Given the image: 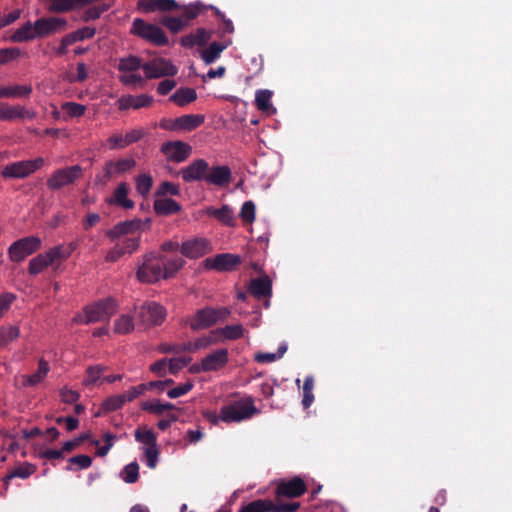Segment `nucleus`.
Listing matches in <instances>:
<instances>
[{
    "label": "nucleus",
    "mask_w": 512,
    "mask_h": 512,
    "mask_svg": "<svg viewBox=\"0 0 512 512\" xmlns=\"http://www.w3.org/2000/svg\"><path fill=\"white\" fill-rule=\"evenodd\" d=\"M105 145L110 150H119L127 147L124 140V135L121 133H114L108 137L105 141Z\"/></svg>",
    "instance_id": "obj_54"
},
{
    "label": "nucleus",
    "mask_w": 512,
    "mask_h": 512,
    "mask_svg": "<svg viewBox=\"0 0 512 512\" xmlns=\"http://www.w3.org/2000/svg\"><path fill=\"white\" fill-rule=\"evenodd\" d=\"M248 290L258 300L270 297L272 293V281L267 275L252 279Z\"/></svg>",
    "instance_id": "obj_25"
},
{
    "label": "nucleus",
    "mask_w": 512,
    "mask_h": 512,
    "mask_svg": "<svg viewBox=\"0 0 512 512\" xmlns=\"http://www.w3.org/2000/svg\"><path fill=\"white\" fill-rule=\"evenodd\" d=\"M153 208L156 214L162 216L176 214L181 211V205L171 198L156 199Z\"/></svg>",
    "instance_id": "obj_31"
},
{
    "label": "nucleus",
    "mask_w": 512,
    "mask_h": 512,
    "mask_svg": "<svg viewBox=\"0 0 512 512\" xmlns=\"http://www.w3.org/2000/svg\"><path fill=\"white\" fill-rule=\"evenodd\" d=\"M229 42H212L207 48L203 49L201 51V58L204 61L206 65L212 64L217 58H219L222 51H224L228 45Z\"/></svg>",
    "instance_id": "obj_33"
},
{
    "label": "nucleus",
    "mask_w": 512,
    "mask_h": 512,
    "mask_svg": "<svg viewBox=\"0 0 512 512\" xmlns=\"http://www.w3.org/2000/svg\"><path fill=\"white\" fill-rule=\"evenodd\" d=\"M35 24L38 38H44L63 30L67 25V21L64 18L48 17L36 20Z\"/></svg>",
    "instance_id": "obj_21"
},
{
    "label": "nucleus",
    "mask_w": 512,
    "mask_h": 512,
    "mask_svg": "<svg viewBox=\"0 0 512 512\" xmlns=\"http://www.w3.org/2000/svg\"><path fill=\"white\" fill-rule=\"evenodd\" d=\"M68 463L69 465L66 467L68 471L74 470L73 465L77 466V469H87L92 465V458L85 454L76 455L70 457Z\"/></svg>",
    "instance_id": "obj_50"
},
{
    "label": "nucleus",
    "mask_w": 512,
    "mask_h": 512,
    "mask_svg": "<svg viewBox=\"0 0 512 512\" xmlns=\"http://www.w3.org/2000/svg\"><path fill=\"white\" fill-rule=\"evenodd\" d=\"M151 227V219L134 218L118 222L112 228L106 231V237L115 242V245L107 252L105 256L106 262H117L125 255H132L140 248L141 237L131 236L138 231H148Z\"/></svg>",
    "instance_id": "obj_1"
},
{
    "label": "nucleus",
    "mask_w": 512,
    "mask_h": 512,
    "mask_svg": "<svg viewBox=\"0 0 512 512\" xmlns=\"http://www.w3.org/2000/svg\"><path fill=\"white\" fill-rule=\"evenodd\" d=\"M307 486L302 478L295 476L290 480H282L277 484L275 494L278 498H297L302 496Z\"/></svg>",
    "instance_id": "obj_17"
},
{
    "label": "nucleus",
    "mask_w": 512,
    "mask_h": 512,
    "mask_svg": "<svg viewBox=\"0 0 512 512\" xmlns=\"http://www.w3.org/2000/svg\"><path fill=\"white\" fill-rule=\"evenodd\" d=\"M238 512H272V500L258 499L242 506Z\"/></svg>",
    "instance_id": "obj_40"
},
{
    "label": "nucleus",
    "mask_w": 512,
    "mask_h": 512,
    "mask_svg": "<svg viewBox=\"0 0 512 512\" xmlns=\"http://www.w3.org/2000/svg\"><path fill=\"white\" fill-rule=\"evenodd\" d=\"M42 245L38 236H28L13 242L8 248V256L12 262H21L29 255L37 252Z\"/></svg>",
    "instance_id": "obj_12"
},
{
    "label": "nucleus",
    "mask_w": 512,
    "mask_h": 512,
    "mask_svg": "<svg viewBox=\"0 0 512 512\" xmlns=\"http://www.w3.org/2000/svg\"><path fill=\"white\" fill-rule=\"evenodd\" d=\"M192 388H193V383L191 381H187L185 383L178 385L175 388L170 389L167 392V396L171 399H175V398H178L180 396L187 394L188 392H190L192 390Z\"/></svg>",
    "instance_id": "obj_58"
},
{
    "label": "nucleus",
    "mask_w": 512,
    "mask_h": 512,
    "mask_svg": "<svg viewBox=\"0 0 512 512\" xmlns=\"http://www.w3.org/2000/svg\"><path fill=\"white\" fill-rule=\"evenodd\" d=\"M197 99L196 90L189 87H181L169 97V101L179 107H185Z\"/></svg>",
    "instance_id": "obj_32"
},
{
    "label": "nucleus",
    "mask_w": 512,
    "mask_h": 512,
    "mask_svg": "<svg viewBox=\"0 0 512 512\" xmlns=\"http://www.w3.org/2000/svg\"><path fill=\"white\" fill-rule=\"evenodd\" d=\"M120 477L126 483L132 484L138 481L139 465L137 462H131L126 465L120 473Z\"/></svg>",
    "instance_id": "obj_45"
},
{
    "label": "nucleus",
    "mask_w": 512,
    "mask_h": 512,
    "mask_svg": "<svg viewBox=\"0 0 512 512\" xmlns=\"http://www.w3.org/2000/svg\"><path fill=\"white\" fill-rule=\"evenodd\" d=\"M214 334H219V337L227 340H237L243 337L244 328L241 324L226 325L223 328L215 329Z\"/></svg>",
    "instance_id": "obj_37"
},
{
    "label": "nucleus",
    "mask_w": 512,
    "mask_h": 512,
    "mask_svg": "<svg viewBox=\"0 0 512 512\" xmlns=\"http://www.w3.org/2000/svg\"><path fill=\"white\" fill-rule=\"evenodd\" d=\"M147 386L145 384H139L137 386L131 387L129 390L125 391L124 393H121L125 402H131L140 395L144 393Z\"/></svg>",
    "instance_id": "obj_61"
},
{
    "label": "nucleus",
    "mask_w": 512,
    "mask_h": 512,
    "mask_svg": "<svg viewBox=\"0 0 512 512\" xmlns=\"http://www.w3.org/2000/svg\"><path fill=\"white\" fill-rule=\"evenodd\" d=\"M160 151L167 160L181 163L190 156L192 147L183 141H167L161 145Z\"/></svg>",
    "instance_id": "obj_16"
},
{
    "label": "nucleus",
    "mask_w": 512,
    "mask_h": 512,
    "mask_svg": "<svg viewBox=\"0 0 512 512\" xmlns=\"http://www.w3.org/2000/svg\"><path fill=\"white\" fill-rule=\"evenodd\" d=\"M153 185V178L150 174H139L135 179L136 191L143 197H146Z\"/></svg>",
    "instance_id": "obj_44"
},
{
    "label": "nucleus",
    "mask_w": 512,
    "mask_h": 512,
    "mask_svg": "<svg viewBox=\"0 0 512 512\" xmlns=\"http://www.w3.org/2000/svg\"><path fill=\"white\" fill-rule=\"evenodd\" d=\"M78 8L77 0H53L48 10L54 13H63Z\"/></svg>",
    "instance_id": "obj_49"
},
{
    "label": "nucleus",
    "mask_w": 512,
    "mask_h": 512,
    "mask_svg": "<svg viewBox=\"0 0 512 512\" xmlns=\"http://www.w3.org/2000/svg\"><path fill=\"white\" fill-rule=\"evenodd\" d=\"M144 63L141 62V59L137 56H128L125 58H121L118 63V70L123 73H131L135 72L138 69H142Z\"/></svg>",
    "instance_id": "obj_38"
},
{
    "label": "nucleus",
    "mask_w": 512,
    "mask_h": 512,
    "mask_svg": "<svg viewBox=\"0 0 512 512\" xmlns=\"http://www.w3.org/2000/svg\"><path fill=\"white\" fill-rule=\"evenodd\" d=\"M96 33V29L92 27H82L76 31H74L72 34L73 40L77 41H83L85 39H91L94 37Z\"/></svg>",
    "instance_id": "obj_63"
},
{
    "label": "nucleus",
    "mask_w": 512,
    "mask_h": 512,
    "mask_svg": "<svg viewBox=\"0 0 512 512\" xmlns=\"http://www.w3.org/2000/svg\"><path fill=\"white\" fill-rule=\"evenodd\" d=\"M212 251L210 242L205 238H193L184 241L180 252L187 258L197 259Z\"/></svg>",
    "instance_id": "obj_18"
},
{
    "label": "nucleus",
    "mask_w": 512,
    "mask_h": 512,
    "mask_svg": "<svg viewBox=\"0 0 512 512\" xmlns=\"http://www.w3.org/2000/svg\"><path fill=\"white\" fill-rule=\"evenodd\" d=\"M51 262L47 257H45V252L38 254L34 258H32L29 262L28 271L31 275H38L45 268L51 266Z\"/></svg>",
    "instance_id": "obj_42"
},
{
    "label": "nucleus",
    "mask_w": 512,
    "mask_h": 512,
    "mask_svg": "<svg viewBox=\"0 0 512 512\" xmlns=\"http://www.w3.org/2000/svg\"><path fill=\"white\" fill-rule=\"evenodd\" d=\"M179 193V186L168 181L162 182L156 191L157 196H165L167 194L176 196Z\"/></svg>",
    "instance_id": "obj_59"
},
{
    "label": "nucleus",
    "mask_w": 512,
    "mask_h": 512,
    "mask_svg": "<svg viewBox=\"0 0 512 512\" xmlns=\"http://www.w3.org/2000/svg\"><path fill=\"white\" fill-rule=\"evenodd\" d=\"M231 314V310L227 307H204L196 311L187 321V325L196 331L207 329L218 322L226 320Z\"/></svg>",
    "instance_id": "obj_5"
},
{
    "label": "nucleus",
    "mask_w": 512,
    "mask_h": 512,
    "mask_svg": "<svg viewBox=\"0 0 512 512\" xmlns=\"http://www.w3.org/2000/svg\"><path fill=\"white\" fill-rule=\"evenodd\" d=\"M153 97L147 94L141 95H126L122 96L118 99V109L119 110H128V109H140L144 107H149L153 104Z\"/></svg>",
    "instance_id": "obj_24"
},
{
    "label": "nucleus",
    "mask_w": 512,
    "mask_h": 512,
    "mask_svg": "<svg viewBox=\"0 0 512 512\" xmlns=\"http://www.w3.org/2000/svg\"><path fill=\"white\" fill-rule=\"evenodd\" d=\"M272 91L267 89L257 90L255 93V105L259 111L266 115H274L276 108L271 103Z\"/></svg>",
    "instance_id": "obj_30"
},
{
    "label": "nucleus",
    "mask_w": 512,
    "mask_h": 512,
    "mask_svg": "<svg viewBox=\"0 0 512 512\" xmlns=\"http://www.w3.org/2000/svg\"><path fill=\"white\" fill-rule=\"evenodd\" d=\"M205 121L204 115L186 114L176 118L172 126L161 125L163 128L172 130L192 131L201 126Z\"/></svg>",
    "instance_id": "obj_23"
},
{
    "label": "nucleus",
    "mask_w": 512,
    "mask_h": 512,
    "mask_svg": "<svg viewBox=\"0 0 512 512\" xmlns=\"http://www.w3.org/2000/svg\"><path fill=\"white\" fill-rule=\"evenodd\" d=\"M158 351L161 353H180L183 351H192V343L182 345H171L168 343H162L158 346Z\"/></svg>",
    "instance_id": "obj_56"
},
{
    "label": "nucleus",
    "mask_w": 512,
    "mask_h": 512,
    "mask_svg": "<svg viewBox=\"0 0 512 512\" xmlns=\"http://www.w3.org/2000/svg\"><path fill=\"white\" fill-rule=\"evenodd\" d=\"M179 8L175 0H139L137 3V10L142 13L169 12Z\"/></svg>",
    "instance_id": "obj_22"
},
{
    "label": "nucleus",
    "mask_w": 512,
    "mask_h": 512,
    "mask_svg": "<svg viewBox=\"0 0 512 512\" xmlns=\"http://www.w3.org/2000/svg\"><path fill=\"white\" fill-rule=\"evenodd\" d=\"M134 437L137 442L143 445L146 465L151 469L155 468L160 451L154 431L147 428H137L134 432Z\"/></svg>",
    "instance_id": "obj_8"
},
{
    "label": "nucleus",
    "mask_w": 512,
    "mask_h": 512,
    "mask_svg": "<svg viewBox=\"0 0 512 512\" xmlns=\"http://www.w3.org/2000/svg\"><path fill=\"white\" fill-rule=\"evenodd\" d=\"M314 378L312 376H307L304 380L303 384V399L302 405L305 409L309 408L314 401Z\"/></svg>",
    "instance_id": "obj_48"
},
{
    "label": "nucleus",
    "mask_w": 512,
    "mask_h": 512,
    "mask_svg": "<svg viewBox=\"0 0 512 512\" xmlns=\"http://www.w3.org/2000/svg\"><path fill=\"white\" fill-rule=\"evenodd\" d=\"M208 170V162L204 159H197L191 162L187 167L181 169L180 174L185 182L206 181Z\"/></svg>",
    "instance_id": "obj_20"
},
{
    "label": "nucleus",
    "mask_w": 512,
    "mask_h": 512,
    "mask_svg": "<svg viewBox=\"0 0 512 512\" xmlns=\"http://www.w3.org/2000/svg\"><path fill=\"white\" fill-rule=\"evenodd\" d=\"M219 341V334H214V330L210 332L209 335L198 338L192 344V351L207 348Z\"/></svg>",
    "instance_id": "obj_51"
},
{
    "label": "nucleus",
    "mask_w": 512,
    "mask_h": 512,
    "mask_svg": "<svg viewBox=\"0 0 512 512\" xmlns=\"http://www.w3.org/2000/svg\"><path fill=\"white\" fill-rule=\"evenodd\" d=\"M201 10L202 5L200 3L190 4L184 7L183 16L181 18H183L187 25L189 21L195 19L200 14Z\"/></svg>",
    "instance_id": "obj_57"
},
{
    "label": "nucleus",
    "mask_w": 512,
    "mask_h": 512,
    "mask_svg": "<svg viewBox=\"0 0 512 512\" xmlns=\"http://www.w3.org/2000/svg\"><path fill=\"white\" fill-rule=\"evenodd\" d=\"M36 466L31 464V463H28V462H25V463H21L19 464L18 466H16L13 470H11L4 478H3V481L8 484V482L15 478V477H18V478H21V479H27L29 478L32 474H34L36 472Z\"/></svg>",
    "instance_id": "obj_35"
},
{
    "label": "nucleus",
    "mask_w": 512,
    "mask_h": 512,
    "mask_svg": "<svg viewBox=\"0 0 512 512\" xmlns=\"http://www.w3.org/2000/svg\"><path fill=\"white\" fill-rule=\"evenodd\" d=\"M117 302L113 298H106L87 305L83 309V315L73 318L75 323L90 324L100 321H108L117 311Z\"/></svg>",
    "instance_id": "obj_3"
},
{
    "label": "nucleus",
    "mask_w": 512,
    "mask_h": 512,
    "mask_svg": "<svg viewBox=\"0 0 512 512\" xmlns=\"http://www.w3.org/2000/svg\"><path fill=\"white\" fill-rule=\"evenodd\" d=\"M209 215L214 216L220 222L228 226H234V214L228 205H223L219 209H209Z\"/></svg>",
    "instance_id": "obj_39"
},
{
    "label": "nucleus",
    "mask_w": 512,
    "mask_h": 512,
    "mask_svg": "<svg viewBox=\"0 0 512 512\" xmlns=\"http://www.w3.org/2000/svg\"><path fill=\"white\" fill-rule=\"evenodd\" d=\"M299 507H300L299 502L280 503V504H274L272 502V512H295L299 509Z\"/></svg>",
    "instance_id": "obj_64"
},
{
    "label": "nucleus",
    "mask_w": 512,
    "mask_h": 512,
    "mask_svg": "<svg viewBox=\"0 0 512 512\" xmlns=\"http://www.w3.org/2000/svg\"><path fill=\"white\" fill-rule=\"evenodd\" d=\"M184 265L185 260L180 256L150 251L138 259L136 278L144 284H155L174 278Z\"/></svg>",
    "instance_id": "obj_2"
},
{
    "label": "nucleus",
    "mask_w": 512,
    "mask_h": 512,
    "mask_svg": "<svg viewBox=\"0 0 512 512\" xmlns=\"http://www.w3.org/2000/svg\"><path fill=\"white\" fill-rule=\"evenodd\" d=\"M146 132L142 128L132 129L124 135L126 146L138 142L145 136Z\"/></svg>",
    "instance_id": "obj_62"
},
{
    "label": "nucleus",
    "mask_w": 512,
    "mask_h": 512,
    "mask_svg": "<svg viewBox=\"0 0 512 512\" xmlns=\"http://www.w3.org/2000/svg\"><path fill=\"white\" fill-rule=\"evenodd\" d=\"M106 370L107 367L104 365L89 366L86 369V377L83 380L82 384L84 386H90L95 384L96 381L100 379L101 374Z\"/></svg>",
    "instance_id": "obj_47"
},
{
    "label": "nucleus",
    "mask_w": 512,
    "mask_h": 512,
    "mask_svg": "<svg viewBox=\"0 0 512 512\" xmlns=\"http://www.w3.org/2000/svg\"><path fill=\"white\" fill-rule=\"evenodd\" d=\"M45 164L42 157L32 160H22L7 164L1 170V176L5 179H21L26 178L35 171L41 169Z\"/></svg>",
    "instance_id": "obj_9"
},
{
    "label": "nucleus",
    "mask_w": 512,
    "mask_h": 512,
    "mask_svg": "<svg viewBox=\"0 0 512 512\" xmlns=\"http://www.w3.org/2000/svg\"><path fill=\"white\" fill-rule=\"evenodd\" d=\"M134 319L131 315L122 314L114 322L113 331L116 334L125 335L134 330Z\"/></svg>",
    "instance_id": "obj_36"
},
{
    "label": "nucleus",
    "mask_w": 512,
    "mask_h": 512,
    "mask_svg": "<svg viewBox=\"0 0 512 512\" xmlns=\"http://www.w3.org/2000/svg\"><path fill=\"white\" fill-rule=\"evenodd\" d=\"M231 169L226 166H215L207 172L206 182L215 186L224 187L231 181Z\"/></svg>",
    "instance_id": "obj_27"
},
{
    "label": "nucleus",
    "mask_w": 512,
    "mask_h": 512,
    "mask_svg": "<svg viewBox=\"0 0 512 512\" xmlns=\"http://www.w3.org/2000/svg\"><path fill=\"white\" fill-rule=\"evenodd\" d=\"M229 361V352L226 348L216 349L203 357L198 364L191 367L195 373L218 371L224 368Z\"/></svg>",
    "instance_id": "obj_13"
},
{
    "label": "nucleus",
    "mask_w": 512,
    "mask_h": 512,
    "mask_svg": "<svg viewBox=\"0 0 512 512\" xmlns=\"http://www.w3.org/2000/svg\"><path fill=\"white\" fill-rule=\"evenodd\" d=\"M256 207L252 201H246L242 205L240 217L245 223H253L255 220Z\"/></svg>",
    "instance_id": "obj_53"
},
{
    "label": "nucleus",
    "mask_w": 512,
    "mask_h": 512,
    "mask_svg": "<svg viewBox=\"0 0 512 512\" xmlns=\"http://www.w3.org/2000/svg\"><path fill=\"white\" fill-rule=\"evenodd\" d=\"M130 32L157 46H165L169 42L168 37L159 26L147 23L141 18L133 20Z\"/></svg>",
    "instance_id": "obj_6"
},
{
    "label": "nucleus",
    "mask_w": 512,
    "mask_h": 512,
    "mask_svg": "<svg viewBox=\"0 0 512 512\" xmlns=\"http://www.w3.org/2000/svg\"><path fill=\"white\" fill-rule=\"evenodd\" d=\"M135 166L136 161L133 158H123L116 161L109 160L104 164L102 174L95 176V184L104 187L112 178L130 171Z\"/></svg>",
    "instance_id": "obj_11"
},
{
    "label": "nucleus",
    "mask_w": 512,
    "mask_h": 512,
    "mask_svg": "<svg viewBox=\"0 0 512 512\" xmlns=\"http://www.w3.org/2000/svg\"><path fill=\"white\" fill-rule=\"evenodd\" d=\"M125 403L122 394L113 395L102 402L101 410L106 413L113 412L122 408Z\"/></svg>",
    "instance_id": "obj_46"
},
{
    "label": "nucleus",
    "mask_w": 512,
    "mask_h": 512,
    "mask_svg": "<svg viewBox=\"0 0 512 512\" xmlns=\"http://www.w3.org/2000/svg\"><path fill=\"white\" fill-rule=\"evenodd\" d=\"M20 105H9L8 103H0V121H13L21 119Z\"/></svg>",
    "instance_id": "obj_43"
},
{
    "label": "nucleus",
    "mask_w": 512,
    "mask_h": 512,
    "mask_svg": "<svg viewBox=\"0 0 512 512\" xmlns=\"http://www.w3.org/2000/svg\"><path fill=\"white\" fill-rule=\"evenodd\" d=\"M167 316V311L161 304L148 301L139 306L137 319L140 325L145 328L161 325Z\"/></svg>",
    "instance_id": "obj_10"
},
{
    "label": "nucleus",
    "mask_w": 512,
    "mask_h": 512,
    "mask_svg": "<svg viewBox=\"0 0 512 512\" xmlns=\"http://www.w3.org/2000/svg\"><path fill=\"white\" fill-rule=\"evenodd\" d=\"M161 23L172 33H177L186 26V22H184L183 18L181 17H165L162 19Z\"/></svg>",
    "instance_id": "obj_52"
},
{
    "label": "nucleus",
    "mask_w": 512,
    "mask_h": 512,
    "mask_svg": "<svg viewBox=\"0 0 512 512\" xmlns=\"http://www.w3.org/2000/svg\"><path fill=\"white\" fill-rule=\"evenodd\" d=\"M50 371V365L48 361L44 358H41L38 361V369L33 374H24L15 378L16 383L21 388L35 387L47 377Z\"/></svg>",
    "instance_id": "obj_19"
},
{
    "label": "nucleus",
    "mask_w": 512,
    "mask_h": 512,
    "mask_svg": "<svg viewBox=\"0 0 512 512\" xmlns=\"http://www.w3.org/2000/svg\"><path fill=\"white\" fill-rule=\"evenodd\" d=\"M259 413L251 396H245L221 407V421L225 423L241 422Z\"/></svg>",
    "instance_id": "obj_4"
},
{
    "label": "nucleus",
    "mask_w": 512,
    "mask_h": 512,
    "mask_svg": "<svg viewBox=\"0 0 512 512\" xmlns=\"http://www.w3.org/2000/svg\"><path fill=\"white\" fill-rule=\"evenodd\" d=\"M32 93L31 85H10L0 87V98H23Z\"/></svg>",
    "instance_id": "obj_34"
},
{
    "label": "nucleus",
    "mask_w": 512,
    "mask_h": 512,
    "mask_svg": "<svg viewBox=\"0 0 512 512\" xmlns=\"http://www.w3.org/2000/svg\"><path fill=\"white\" fill-rule=\"evenodd\" d=\"M128 190V184L126 182H121L116 187L113 197L108 200V203L120 206L124 209H132L134 207V202L128 198Z\"/></svg>",
    "instance_id": "obj_28"
},
{
    "label": "nucleus",
    "mask_w": 512,
    "mask_h": 512,
    "mask_svg": "<svg viewBox=\"0 0 512 512\" xmlns=\"http://www.w3.org/2000/svg\"><path fill=\"white\" fill-rule=\"evenodd\" d=\"M142 409L156 415H161L165 411L176 409V406L170 402L161 403L160 400H153L143 403Z\"/></svg>",
    "instance_id": "obj_41"
},
{
    "label": "nucleus",
    "mask_w": 512,
    "mask_h": 512,
    "mask_svg": "<svg viewBox=\"0 0 512 512\" xmlns=\"http://www.w3.org/2000/svg\"><path fill=\"white\" fill-rule=\"evenodd\" d=\"M83 174L80 165H73L56 169L46 180V186L51 191H58L66 186L73 185Z\"/></svg>",
    "instance_id": "obj_7"
},
{
    "label": "nucleus",
    "mask_w": 512,
    "mask_h": 512,
    "mask_svg": "<svg viewBox=\"0 0 512 512\" xmlns=\"http://www.w3.org/2000/svg\"><path fill=\"white\" fill-rule=\"evenodd\" d=\"M35 30V22L31 23L30 21H28L14 31V33L10 36V40L14 43H23L34 40L38 38V35L36 34Z\"/></svg>",
    "instance_id": "obj_29"
},
{
    "label": "nucleus",
    "mask_w": 512,
    "mask_h": 512,
    "mask_svg": "<svg viewBox=\"0 0 512 512\" xmlns=\"http://www.w3.org/2000/svg\"><path fill=\"white\" fill-rule=\"evenodd\" d=\"M62 109L66 111L69 117H80L86 111L84 105L76 102H66L62 105Z\"/></svg>",
    "instance_id": "obj_55"
},
{
    "label": "nucleus",
    "mask_w": 512,
    "mask_h": 512,
    "mask_svg": "<svg viewBox=\"0 0 512 512\" xmlns=\"http://www.w3.org/2000/svg\"><path fill=\"white\" fill-rule=\"evenodd\" d=\"M107 9V5L91 7L84 12L82 20L87 22L90 20L98 19Z\"/></svg>",
    "instance_id": "obj_60"
},
{
    "label": "nucleus",
    "mask_w": 512,
    "mask_h": 512,
    "mask_svg": "<svg viewBox=\"0 0 512 512\" xmlns=\"http://www.w3.org/2000/svg\"><path fill=\"white\" fill-rule=\"evenodd\" d=\"M142 70L147 79L173 77L178 73V68L168 59L154 58L143 64Z\"/></svg>",
    "instance_id": "obj_14"
},
{
    "label": "nucleus",
    "mask_w": 512,
    "mask_h": 512,
    "mask_svg": "<svg viewBox=\"0 0 512 512\" xmlns=\"http://www.w3.org/2000/svg\"><path fill=\"white\" fill-rule=\"evenodd\" d=\"M77 246V242L73 241L68 244H61L51 247L45 252V257H47L51 264L54 265L57 261L67 260L76 250Z\"/></svg>",
    "instance_id": "obj_26"
},
{
    "label": "nucleus",
    "mask_w": 512,
    "mask_h": 512,
    "mask_svg": "<svg viewBox=\"0 0 512 512\" xmlns=\"http://www.w3.org/2000/svg\"><path fill=\"white\" fill-rule=\"evenodd\" d=\"M241 259L238 255L231 253L218 254L204 260V267L208 270L219 272L233 271L239 265Z\"/></svg>",
    "instance_id": "obj_15"
}]
</instances>
